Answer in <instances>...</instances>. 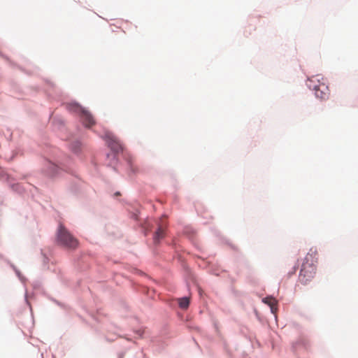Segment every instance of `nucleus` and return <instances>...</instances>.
Segmentation results:
<instances>
[{
    "mask_svg": "<svg viewBox=\"0 0 358 358\" xmlns=\"http://www.w3.org/2000/svg\"><path fill=\"white\" fill-rule=\"evenodd\" d=\"M317 251L316 248H310L306 255L299 273V279L303 284L310 282L316 273V263L317 260Z\"/></svg>",
    "mask_w": 358,
    "mask_h": 358,
    "instance_id": "1",
    "label": "nucleus"
},
{
    "mask_svg": "<svg viewBox=\"0 0 358 358\" xmlns=\"http://www.w3.org/2000/svg\"><path fill=\"white\" fill-rule=\"evenodd\" d=\"M308 86L315 91V96L322 99L325 100L329 98V90L326 83L325 79L320 75L312 76L308 79Z\"/></svg>",
    "mask_w": 358,
    "mask_h": 358,
    "instance_id": "2",
    "label": "nucleus"
},
{
    "mask_svg": "<svg viewBox=\"0 0 358 358\" xmlns=\"http://www.w3.org/2000/svg\"><path fill=\"white\" fill-rule=\"evenodd\" d=\"M57 243L69 250H75L78 247V240L75 238L62 224H59L57 233Z\"/></svg>",
    "mask_w": 358,
    "mask_h": 358,
    "instance_id": "3",
    "label": "nucleus"
},
{
    "mask_svg": "<svg viewBox=\"0 0 358 358\" xmlns=\"http://www.w3.org/2000/svg\"><path fill=\"white\" fill-rule=\"evenodd\" d=\"M69 110H73L79 114L83 124L86 127H91L92 126L95 124V120L92 114L88 110H87L78 103H73L70 105Z\"/></svg>",
    "mask_w": 358,
    "mask_h": 358,
    "instance_id": "4",
    "label": "nucleus"
},
{
    "mask_svg": "<svg viewBox=\"0 0 358 358\" xmlns=\"http://www.w3.org/2000/svg\"><path fill=\"white\" fill-rule=\"evenodd\" d=\"M108 143L110 148L115 152H119L122 150L121 143L117 141V138L112 134H106Z\"/></svg>",
    "mask_w": 358,
    "mask_h": 358,
    "instance_id": "5",
    "label": "nucleus"
},
{
    "mask_svg": "<svg viewBox=\"0 0 358 358\" xmlns=\"http://www.w3.org/2000/svg\"><path fill=\"white\" fill-rule=\"evenodd\" d=\"M165 236V225L163 223V218L161 220V223L159 224L158 229L154 235V242L157 243L161 239Z\"/></svg>",
    "mask_w": 358,
    "mask_h": 358,
    "instance_id": "6",
    "label": "nucleus"
},
{
    "mask_svg": "<svg viewBox=\"0 0 358 358\" xmlns=\"http://www.w3.org/2000/svg\"><path fill=\"white\" fill-rule=\"evenodd\" d=\"M263 302L271 307V312L274 313L276 310L277 301L273 297H265L263 299Z\"/></svg>",
    "mask_w": 358,
    "mask_h": 358,
    "instance_id": "7",
    "label": "nucleus"
},
{
    "mask_svg": "<svg viewBox=\"0 0 358 358\" xmlns=\"http://www.w3.org/2000/svg\"><path fill=\"white\" fill-rule=\"evenodd\" d=\"M180 308L186 309L189 305V299L187 297L180 298L178 301Z\"/></svg>",
    "mask_w": 358,
    "mask_h": 358,
    "instance_id": "8",
    "label": "nucleus"
}]
</instances>
